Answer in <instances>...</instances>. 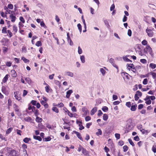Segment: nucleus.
Instances as JSON below:
<instances>
[{"label": "nucleus", "mask_w": 156, "mask_h": 156, "mask_svg": "<svg viewBox=\"0 0 156 156\" xmlns=\"http://www.w3.org/2000/svg\"><path fill=\"white\" fill-rule=\"evenodd\" d=\"M144 51L145 52L147 53H149L152 57L154 56V54L153 53L152 48L150 45H147L146 47L144 48Z\"/></svg>", "instance_id": "nucleus-1"}, {"label": "nucleus", "mask_w": 156, "mask_h": 156, "mask_svg": "<svg viewBox=\"0 0 156 156\" xmlns=\"http://www.w3.org/2000/svg\"><path fill=\"white\" fill-rule=\"evenodd\" d=\"M146 31L149 37H151L153 36L154 32L151 29L147 28L146 30Z\"/></svg>", "instance_id": "nucleus-2"}, {"label": "nucleus", "mask_w": 156, "mask_h": 156, "mask_svg": "<svg viewBox=\"0 0 156 156\" xmlns=\"http://www.w3.org/2000/svg\"><path fill=\"white\" fill-rule=\"evenodd\" d=\"M142 126L141 125H138L137 126V128L139 129L143 134L145 133H148V131L146 130L143 129H142Z\"/></svg>", "instance_id": "nucleus-3"}, {"label": "nucleus", "mask_w": 156, "mask_h": 156, "mask_svg": "<svg viewBox=\"0 0 156 156\" xmlns=\"http://www.w3.org/2000/svg\"><path fill=\"white\" fill-rule=\"evenodd\" d=\"M16 151L13 149L9 152L8 156H16Z\"/></svg>", "instance_id": "nucleus-4"}, {"label": "nucleus", "mask_w": 156, "mask_h": 156, "mask_svg": "<svg viewBox=\"0 0 156 156\" xmlns=\"http://www.w3.org/2000/svg\"><path fill=\"white\" fill-rule=\"evenodd\" d=\"M2 91L5 95H8V94L9 92L7 90L6 86H2Z\"/></svg>", "instance_id": "nucleus-5"}, {"label": "nucleus", "mask_w": 156, "mask_h": 156, "mask_svg": "<svg viewBox=\"0 0 156 156\" xmlns=\"http://www.w3.org/2000/svg\"><path fill=\"white\" fill-rule=\"evenodd\" d=\"M144 100L146 101L145 103L147 105H150L151 102L150 100V96H147L146 98L144 99Z\"/></svg>", "instance_id": "nucleus-6"}, {"label": "nucleus", "mask_w": 156, "mask_h": 156, "mask_svg": "<svg viewBox=\"0 0 156 156\" xmlns=\"http://www.w3.org/2000/svg\"><path fill=\"white\" fill-rule=\"evenodd\" d=\"M45 84L46 85L45 87L46 91L47 93L51 92L52 90L50 88L49 85L47 83H45Z\"/></svg>", "instance_id": "nucleus-7"}, {"label": "nucleus", "mask_w": 156, "mask_h": 156, "mask_svg": "<svg viewBox=\"0 0 156 156\" xmlns=\"http://www.w3.org/2000/svg\"><path fill=\"white\" fill-rule=\"evenodd\" d=\"M9 18L11 19L12 22L14 23L16 19L15 15H13L12 14H10L9 16Z\"/></svg>", "instance_id": "nucleus-8"}, {"label": "nucleus", "mask_w": 156, "mask_h": 156, "mask_svg": "<svg viewBox=\"0 0 156 156\" xmlns=\"http://www.w3.org/2000/svg\"><path fill=\"white\" fill-rule=\"evenodd\" d=\"M65 75L71 77H73L74 75L73 73L69 71H66L65 72Z\"/></svg>", "instance_id": "nucleus-9"}, {"label": "nucleus", "mask_w": 156, "mask_h": 156, "mask_svg": "<svg viewBox=\"0 0 156 156\" xmlns=\"http://www.w3.org/2000/svg\"><path fill=\"white\" fill-rule=\"evenodd\" d=\"M110 62L112 64V65L117 69H118V66L114 63V60L112 58H111L110 59Z\"/></svg>", "instance_id": "nucleus-10"}, {"label": "nucleus", "mask_w": 156, "mask_h": 156, "mask_svg": "<svg viewBox=\"0 0 156 156\" xmlns=\"http://www.w3.org/2000/svg\"><path fill=\"white\" fill-rule=\"evenodd\" d=\"M14 97L16 98V99L19 101H20L21 100V98L20 97H19V96L17 95V91H14Z\"/></svg>", "instance_id": "nucleus-11"}, {"label": "nucleus", "mask_w": 156, "mask_h": 156, "mask_svg": "<svg viewBox=\"0 0 156 156\" xmlns=\"http://www.w3.org/2000/svg\"><path fill=\"white\" fill-rule=\"evenodd\" d=\"M73 92V91L72 90H70L66 92V97L67 98H69L71 94Z\"/></svg>", "instance_id": "nucleus-12"}, {"label": "nucleus", "mask_w": 156, "mask_h": 156, "mask_svg": "<svg viewBox=\"0 0 156 156\" xmlns=\"http://www.w3.org/2000/svg\"><path fill=\"white\" fill-rule=\"evenodd\" d=\"M10 75L9 74H6L5 76L4 77L3 80L2 82L4 83H6L8 80V78L9 77H10Z\"/></svg>", "instance_id": "nucleus-13"}, {"label": "nucleus", "mask_w": 156, "mask_h": 156, "mask_svg": "<svg viewBox=\"0 0 156 156\" xmlns=\"http://www.w3.org/2000/svg\"><path fill=\"white\" fill-rule=\"evenodd\" d=\"M74 132L76 134L77 137L78 138H79L80 140L83 141V139L81 136L80 134L79 133L76 131H74Z\"/></svg>", "instance_id": "nucleus-14"}, {"label": "nucleus", "mask_w": 156, "mask_h": 156, "mask_svg": "<svg viewBox=\"0 0 156 156\" xmlns=\"http://www.w3.org/2000/svg\"><path fill=\"white\" fill-rule=\"evenodd\" d=\"M11 76L12 77H16L17 76V74L16 71L14 70H12L11 71Z\"/></svg>", "instance_id": "nucleus-15"}, {"label": "nucleus", "mask_w": 156, "mask_h": 156, "mask_svg": "<svg viewBox=\"0 0 156 156\" xmlns=\"http://www.w3.org/2000/svg\"><path fill=\"white\" fill-rule=\"evenodd\" d=\"M82 152L84 155L86 156H88L89 155L88 151H87L84 148L83 149V150L82 151Z\"/></svg>", "instance_id": "nucleus-16"}, {"label": "nucleus", "mask_w": 156, "mask_h": 156, "mask_svg": "<svg viewBox=\"0 0 156 156\" xmlns=\"http://www.w3.org/2000/svg\"><path fill=\"white\" fill-rule=\"evenodd\" d=\"M97 108L94 107L91 110L90 112V114L91 115H93L97 111Z\"/></svg>", "instance_id": "nucleus-17"}, {"label": "nucleus", "mask_w": 156, "mask_h": 156, "mask_svg": "<svg viewBox=\"0 0 156 156\" xmlns=\"http://www.w3.org/2000/svg\"><path fill=\"white\" fill-rule=\"evenodd\" d=\"M13 108L16 112H19V109L18 108V106L16 104H14Z\"/></svg>", "instance_id": "nucleus-18"}, {"label": "nucleus", "mask_w": 156, "mask_h": 156, "mask_svg": "<svg viewBox=\"0 0 156 156\" xmlns=\"http://www.w3.org/2000/svg\"><path fill=\"white\" fill-rule=\"evenodd\" d=\"M24 121L27 122H31L32 120V119L29 116L25 118L24 119Z\"/></svg>", "instance_id": "nucleus-19"}, {"label": "nucleus", "mask_w": 156, "mask_h": 156, "mask_svg": "<svg viewBox=\"0 0 156 156\" xmlns=\"http://www.w3.org/2000/svg\"><path fill=\"white\" fill-rule=\"evenodd\" d=\"M128 65L127 69L129 70H130V69H133V67H135L134 66V65L133 64H127V66Z\"/></svg>", "instance_id": "nucleus-20"}, {"label": "nucleus", "mask_w": 156, "mask_h": 156, "mask_svg": "<svg viewBox=\"0 0 156 156\" xmlns=\"http://www.w3.org/2000/svg\"><path fill=\"white\" fill-rule=\"evenodd\" d=\"M137 107L136 105H132L131 107L130 110L132 111H134L136 110Z\"/></svg>", "instance_id": "nucleus-21"}, {"label": "nucleus", "mask_w": 156, "mask_h": 156, "mask_svg": "<svg viewBox=\"0 0 156 156\" xmlns=\"http://www.w3.org/2000/svg\"><path fill=\"white\" fill-rule=\"evenodd\" d=\"M102 134V132L101 130L99 129H98V131L96 133V134L98 136L101 135Z\"/></svg>", "instance_id": "nucleus-22"}, {"label": "nucleus", "mask_w": 156, "mask_h": 156, "mask_svg": "<svg viewBox=\"0 0 156 156\" xmlns=\"http://www.w3.org/2000/svg\"><path fill=\"white\" fill-rule=\"evenodd\" d=\"M26 81L29 84H30L31 83V80L29 77H26L25 78Z\"/></svg>", "instance_id": "nucleus-23"}, {"label": "nucleus", "mask_w": 156, "mask_h": 156, "mask_svg": "<svg viewBox=\"0 0 156 156\" xmlns=\"http://www.w3.org/2000/svg\"><path fill=\"white\" fill-rule=\"evenodd\" d=\"M33 138L34 139L38 140L39 141H41L42 140V138L40 136H37L34 135L33 136Z\"/></svg>", "instance_id": "nucleus-24"}, {"label": "nucleus", "mask_w": 156, "mask_h": 156, "mask_svg": "<svg viewBox=\"0 0 156 156\" xmlns=\"http://www.w3.org/2000/svg\"><path fill=\"white\" fill-rule=\"evenodd\" d=\"M36 121L38 122H42V119L38 116H37L36 119Z\"/></svg>", "instance_id": "nucleus-25"}, {"label": "nucleus", "mask_w": 156, "mask_h": 156, "mask_svg": "<svg viewBox=\"0 0 156 156\" xmlns=\"http://www.w3.org/2000/svg\"><path fill=\"white\" fill-rule=\"evenodd\" d=\"M80 59L81 62L83 63H84L85 62V57L84 55L80 56Z\"/></svg>", "instance_id": "nucleus-26"}, {"label": "nucleus", "mask_w": 156, "mask_h": 156, "mask_svg": "<svg viewBox=\"0 0 156 156\" xmlns=\"http://www.w3.org/2000/svg\"><path fill=\"white\" fill-rule=\"evenodd\" d=\"M149 67L153 69H154L156 67V65L153 63H151L149 65Z\"/></svg>", "instance_id": "nucleus-27"}, {"label": "nucleus", "mask_w": 156, "mask_h": 156, "mask_svg": "<svg viewBox=\"0 0 156 156\" xmlns=\"http://www.w3.org/2000/svg\"><path fill=\"white\" fill-rule=\"evenodd\" d=\"M53 105L55 106H59L60 107H62L64 106V104L62 103H60L59 104H58V105L55 104H53Z\"/></svg>", "instance_id": "nucleus-28"}, {"label": "nucleus", "mask_w": 156, "mask_h": 156, "mask_svg": "<svg viewBox=\"0 0 156 156\" xmlns=\"http://www.w3.org/2000/svg\"><path fill=\"white\" fill-rule=\"evenodd\" d=\"M103 119L105 121H106L108 118V115L106 114H105L103 115Z\"/></svg>", "instance_id": "nucleus-29"}, {"label": "nucleus", "mask_w": 156, "mask_h": 156, "mask_svg": "<svg viewBox=\"0 0 156 156\" xmlns=\"http://www.w3.org/2000/svg\"><path fill=\"white\" fill-rule=\"evenodd\" d=\"M31 139L30 138L26 137L24 138L23 140V141L25 143H27Z\"/></svg>", "instance_id": "nucleus-30"}, {"label": "nucleus", "mask_w": 156, "mask_h": 156, "mask_svg": "<svg viewBox=\"0 0 156 156\" xmlns=\"http://www.w3.org/2000/svg\"><path fill=\"white\" fill-rule=\"evenodd\" d=\"M150 74H151L152 76V77L154 79H156V73H155L153 72H150L149 73Z\"/></svg>", "instance_id": "nucleus-31"}, {"label": "nucleus", "mask_w": 156, "mask_h": 156, "mask_svg": "<svg viewBox=\"0 0 156 156\" xmlns=\"http://www.w3.org/2000/svg\"><path fill=\"white\" fill-rule=\"evenodd\" d=\"M21 59L23 60L24 62L25 63L29 62V60L28 59H26L24 57H22Z\"/></svg>", "instance_id": "nucleus-32"}, {"label": "nucleus", "mask_w": 156, "mask_h": 156, "mask_svg": "<svg viewBox=\"0 0 156 156\" xmlns=\"http://www.w3.org/2000/svg\"><path fill=\"white\" fill-rule=\"evenodd\" d=\"M77 26L78 27V29L80 31V33H81L82 30V26L81 24L80 23H78L77 25Z\"/></svg>", "instance_id": "nucleus-33"}, {"label": "nucleus", "mask_w": 156, "mask_h": 156, "mask_svg": "<svg viewBox=\"0 0 156 156\" xmlns=\"http://www.w3.org/2000/svg\"><path fill=\"white\" fill-rule=\"evenodd\" d=\"M100 71L102 73L103 76H104L105 74L106 71L103 68H101L100 69Z\"/></svg>", "instance_id": "nucleus-34"}, {"label": "nucleus", "mask_w": 156, "mask_h": 156, "mask_svg": "<svg viewBox=\"0 0 156 156\" xmlns=\"http://www.w3.org/2000/svg\"><path fill=\"white\" fill-rule=\"evenodd\" d=\"M13 128L12 127L9 128L6 131V133L7 134H9L12 131Z\"/></svg>", "instance_id": "nucleus-35"}, {"label": "nucleus", "mask_w": 156, "mask_h": 156, "mask_svg": "<svg viewBox=\"0 0 156 156\" xmlns=\"http://www.w3.org/2000/svg\"><path fill=\"white\" fill-rule=\"evenodd\" d=\"M128 141L131 145L133 147L135 146V144L133 142L132 140L131 139H129L128 140Z\"/></svg>", "instance_id": "nucleus-36"}, {"label": "nucleus", "mask_w": 156, "mask_h": 156, "mask_svg": "<svg viewBox=\"0 0 156 156\" xmlns=\"http://www.w3.org/2000/svg\"><path fill=\"white\" fill-rule=\"evenodd\" d=\"M23 153L22 154V156H28L27 153V151L26 150H23Z\"/></svg>", "instance_id": "nucleus-37"}, {"label": "nucleus", "mask_w": 156, "mask_h": 156, "mask_svg": "<svg viewBox=\"0 0 156 156\" xmlns=\"http://www.w3.org/2000/svg\"><path fill=\"white\" fill-rule=\"evenodd\" d=\"M18 30L16 26L15 25L13 26V31L15 32V33H16L17 31Z\"/></svg>", "instance_id": "nucleus-38"}, {"label": "nucleus", "mask_w": 156, "mask_h": 156, "mask_svg": "<svg viewBox=\"0 0 156 156\" xmlns=\"http://www.w3.org/2000/svg\"><path fill=\"white\" fill-rule=\"evenodd\" d=\"M102 110L105 112H107L108 111V108L106 106H104L102 108Z\"/></svg>", "instance_id": "nucleus-39"}, {"label": "nucleus", "mask_w": 156, "mask_h": 156, "mask_svg": "<svg viewBox=\"0 0 156 156\" xmlns=\"http://www.w3.org/2000/svg\"><path fill=\"white\" fill-rule=\"evenodd\" d=\"M42 43L40 41H37L36 43V45L38 46H41Z\"/></svg>", "instance_id": "nucleus-40"}, {"label": "nucleus", "mask_w": 156, "mask_h": 156, "mask_svg": "<svg viewBox=\"0 0 156 156\" xmlns=\"http://www.w3.org/2000/svg\"><path fill=\"white\" fill-rule=\"evenodd\" d=\"M52 110L57 113H58V109L56 107H53L52 108Z\"/></svg>", "instance_id": "nucleus-41"}, {"label": "nucleus", "mask_w": 156, "mask_h": 156, "mask_svg": "<svg viewBox=\"0 0 156 156\" xmlns=\"http://www.w3.org/2000/svg\"><path fill=\"white\" fill-rule=\"evenodd\" d=\"M22 51L23 52L26 53L27 51V48H26L25 46H23L22 50Z\"/></svg>", "instance_id": "nucleus-42"}, {"label": "nucleus", "mask_w": 156, "mask_h": 156, "mask_svg": "<svg viewBox=\"0 0 156 156\" xmlns=\"http://www.w3.org/2000/svg\"><path fill=\"white\" fill-rule=\"evenodd\" d=\"M6 28V27H4L3 28L2 30V32L3 34H6L7 33Z\"/></svg>", "instance_id": "nucleus-43"}, {"label": "nucleus", "mask_w": 156, "mask_h": 156, "mask_svg": "<svg viewBox=\"0 0 156 156\" xmlns=\"http://www.w3.org/2000/svg\"><path fill=\"white\" fill-rule=\"evenodd\" d=\"M136 94L137 96L140 97H141L142 95V93L139 91H137L136 92Z\"/></svg>", "instance_id": "nucleus-44"}, {"label": "nucleus", "mask_w": 156, "mask_h": 156, "mask_svg": "<svg viewBox=\"0 0 156 156\" xmlns=\"http://www.w3.org/2000/svg\"><path fill=\"white\" fill-rule=\"evenodd\" d=\"M82 50L80 46L78 47V53L79 54H82Z\"/></svg>", "instance_id": "nucleus-45"}, {"label": "nucleus", "mask_w": 156, "mask_h": 156, "mask_svg": "<svg viewBox=\"0 0 156 156\" xmlns=\"http://www.w3.org/2000/svg\"><path fill=\"white\" fill-rule=\"evenodd\" d=\"M79 126H80L79 129L80 130H82L84 128V127L82 125V123L79 124Z\"/></svg>", "instance_id": "nucleus-46"}, {"label": "nucleus", "mask_w": 156, "mask_h": 156, "mask_svg": "<svg viewBox=\"0 0 156 156\" xmlns=\"http://www.w3.org/2000/svg\"><path fill=\"white\" fill-rule=\"evenodd\" d=\"M123 151L124 152H126L128 150V147L126 145L124 146L123 147Z\"/></svg>", "instance_id": "nucleus-47"}, {"label": "nucleus", "mask_w": 156, "mask_h": 156, "mask_svg": "<svg viewBox=\"0 0 156 156\" xmlns=\"http://www.w3.org/2000/svg\"><path fill=\"white\" fill-rule=\"evenodd\" d=\"M123 59L124 60L126 61V62H132V61L126 57H123Z\"/></svg>", "instance_id": "nucleus-48"}, {"label": "nucleus", "mask_w": 156, "mask_h": 156, "mask_svg": "<svg viewBox=\"0 0 156 156\" xmlns=\"http://www.w3.org/2000/svg\"><path fill=\"white\" fill-rule=\"evenodd\" d=\"M104 22L105 25L107 26V27H110V25L109 24V23L107 20H105L104 21Z\"/></svg>", "instance_id": "nucleus-49"}, {"label": "nucleus", "mask_w": 156, "mask_h": 156, "mask_svg": "<svg viewBox=\"0 0 156 156\" xmlns=\"http://www.w3.org/2000/svg\"><path fill=\"white\" fill-rule=\"evenodd\" d=\"M115 8V5L114 4H112L111 7H110V10L111 11H112L113 10H114V9Z\"/></svg>", "instance_id": "nucleus-50"}, {"label": "nucleus", "mask_w": 156, "mask_h": 156, "mask_svg": "<svg viewBox=\"0 0 156 156\" xmlns=\"http://www.w3.org/2000/svg\"><path fill=\"white\" fill-rule=\"evenodd\" d=\"M84 148L82 146L80 145H79V147L78 148V151L79 152H80L81 150H82Z\"/></svg>", "instance_id": "nucleus-51"}, {"label": "nucleus", "mask_w": 156, "mask_h": 156, "mask_svg": "<svg viewBox=\"0 0 156 156\" xmlns=\"http://www.w3.org/2000/svg\"><path fill=\"white\" fill-rule=\"evenodd\" d=\"M19 19L20 21H21L22 22V23H25V20L22 16H20V17Z\"/></svg>", "instance_id": "nucleus-52"}, {"label": "nucleus", "mask_w": 156, "mask_h": 156, "mask_svg": "<svg viewBox=\"0 0 156 156\" xmlns=\"http://www.w3.org/2000/svg\"><path fill=\"white\" fill-rule=\"evenodd\" d=\"M148 82V80L147 79H144L143 82V83L144 85H146L147 84Z\"/></svg>", "instance_id": "nucleus-53"}, {"label": "nucleus", "mask_w": 156, "mask_h": 156, "mask_svg": "<svg viewBox=\"0 0 156 156\" xmlns=\"http://www.w3.org/2000/svg\"><path fill=\"white\" fill-rule=\"evenodd\" d=\"M140 62L141 63H144V64H146L147 62V61L145 59H141L140 60Z\"/></svg>", "instance_id": "nucleus-54"}, {"label": "nucleus", "mask_w": 156, "mask_h": 156, "mask_svg": "<svg viewBox=\"0 0 156 156\" xmlns=\"http://www.w3.org/2000/svg\"><path fill=\"white\" fill-rule=\"evenodd\" d=\"M8 8L11 9H13V5L12 4H9L8 5V7H7Z\"/></svg>", "instance_id": "nucleus-55"}, {"label": "nucleus", "mask_w": 156, "mask_h": 156, "mask_svg": "<svg viewBox=\"0 0 156 156\" xmlns=\"http://www.w3.org/2000/svg\"><path fill=\"white\" fill-rule=\"evenodd\" d=\"M115 136L117 139H119L120 138V135L117 133L115 134Z\"/></svg>", "instance_id": "nucleus-56"}, {"label": "nucleus", "mask_w": 156, "mask_h": 156, "mask_svg": "<svg viewBox=\"0 0 156 156\" xmlns=\"http://www.w3.org/2000/svg\"><path fill=\"white\" fill-rule=\"evenodd\" d=\"M44 139L45 140L44 141H50L51 139V138L49 136H48L47 137L45 138Z\"/></svg>", "instance_id": "nucleus-57"}, {"label": "nucleus", "mask_w": 156, "mask_h": 156, "mask_svg": "<svg viewBox=\"0 0 156 156\" xmlns=\"http://www.w3.org/2000/svg\"><path fill=\"white\" fill-rule=\"evenodd\" d=\"M128 35L130 37L132 35V31L130 29H129L128 31Z\"/></svg>", "instance_id": "nucleus-58"}, {"label": "nucleus", "mask_w": 156, "mask_h": 156, "mask_svg": "<svg viewBox=\"0 0 156 156\" xmlns=\"http://www.w3.org/2000/svg\"><path fill=\"white\" fill-rule=\"evenodd\" d=\"M41 26V27H43L44 28H46V27L45 23L43 21H42L40 23Z\"/></svg>", "instance_id": "nucleus-59"}, {"label": "nucleus", "mask_w": 156, "mask_h": 156, "mask_svg": "<svg viewBox=\"0 0 156 156\" xmlns=\"http://www.w3.org/2000/svg\"><path fill=\"white\" fill-rule=\"evenodd\" d=\"M142 44L144 45H146L147 44V41L146 40H144L142 42Z\"/></svg>", "instance_id": "nucleus-60"}, {"label": "nucleus", "mask_w": 156, "mask_h": 156, "mask_svg": "<svg viewBox=\"0 0 156 156\" xmlns=\"http://www.w3.org/2000/svg\"><path fill=\"white\" fill-rule=\"evenodd\" d=\"M3 50L4 53H6L7 51L8 48L6 47H3Z\"/></svg>", "instance_id": "nucleus-61"}, {"label": "nucleus", "mask_w": 156, "mask_h": 156, "mask_svg": "<svg viewBox=\"0 0 156 156\" xmlns=\"http://www.w3.org/2000/svg\"><path fill=\"white\" fill-rule=\"evenodd\" d=\"M91 119V117L89 116H87L85 118V119L86 121H88L90 120Z\"/></svg>", "instance_id": "nucleus-62"}, {"label": "nucleus", "mask_w": 156, "mask_h": 156, "mask_svg": "<svg viewBox=\"0 0 156 156\" xmlns=\"http://www.w3.org/2000/svg\"><path fill=\"white\" fill-rule=\"evenodd\" d=\"M134 140L135 141H138L139 140L140 138L138 136H136L134 137Z\"/></svg>", "instance_id": "nucleus-63"}, {"label": "nucleus", "mask_w": 156, "mask_h": 156, "mask_svg": "<svg viewBox=\"0 0 156 156\" xmlns=\"http://www.w3.org/2000/svg\"><path fill=\"white\" fill-rule=\"evenodd\" d=\"M31 103L33 105H36L37 104V101L35 100H32Z\"/></svg>", "instance_id": "nucleus-64"}]
</instances>
